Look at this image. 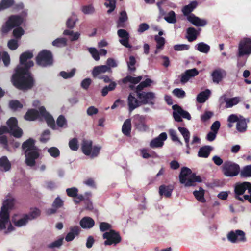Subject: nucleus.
I'll return each mask as SVG.
<instances>
[{"label":"nucleus","mask_w":251,"mask_h":251,"mask_svg":"<svg viewBox=\"0 0 251 251\" xmlns=\"http://www.w3.org/2000/svg\"><path fill=\"white\" fill-rule=\"evenodd\" d=\"M24 34V30L21 27H17L14 29L13 34L15 37L19 39Z\"/></svg>","instance_id":"0e129e2a"},{"label":"nucleus","mask_w":251,"mask_h":251,"mask_svg":"<svg viewBox=\"0 0 251 251\" xmlns=\"http://www.w3.org/2000/svg\"><path fill=\"white\" fill-rule=\"evenodd\" d=\"M193 194L196 199L200 202L203 203L205 201V200L204 198V190L201 187H200L198 191H194Z\"/></svg>","instance_id":"58836bf2"},{"label":"nucleus","mask_w":251,"mask_h":251,"mask_svg":"<svg viewBox=\"0 0 251 251\" xmlns=\"http://www.w3.org/2000/svg\"><path fill=\"white\" fill-rule=\"evenodd\" d=\"M140 100H138L135 97L133 93H130L128 97V105L129 106V110L130 112L132 111L134 109L141 105Z\"/></svg>","instance_id":"5701e85b"},{"label":"nucleus","mask_w":251,"mask_h":251,"mask_svg":"<svg viewBox=\"0 0 251 251\" xmlns=\"http://www.w3.org/2000/svg\"><path fill=\"white\" fill-rule=\"evenodd\" d=\"M117 35L120 38L119 42L124 46L127 48H131L132 46L129 43L130 35L129 33L124 29H120L117 31Z\"/></svg>","instance_id":"f3484780"},{"label":"nucleus","mask_w":251,"mask_h":251,"mask_svg":"<svg viewBox=\"0 0 251 251\" xmlns=\"http://www.w3.org/2000/svg\"><path fill=\"white\" fill-rule=\"evenodd\" d=\"M173 109V116L176 121L181 122V117L188 120H190L191 117L190 114L186 111L184 110L181 107L177 104L172 106Z\"/></svg>","instance_id":"4468645a"},{"label":"nucleus","mask_w":251,"mask_h":251,"mask_svg":"<svg viewBox=\"0 0 251 251\" xmlns=\"http://www.w3.org/2000/svg\"><path fill=\"white\" fill-rule=\"evenodd\" d=\"M195 49L201 52L207 54L209 52L210 47L204 42H200L196 45Z\"/></svg>","instance_id":"e433bc0d"},{"label":"nucleus","mask_w":251,"mask_h":251,"mask_svg":"<svg viewBox=\"0 0 251 251\" xmlns=\"http://www.w3.org/2000/svg\"><path fill=\"white\" fill-rule=\"evenodd\" d=\"M166 22L171 24H175L176 22V14L173 11H170L164 17Z\"/></svg>","instance_id":"a18cd8bd"},{"label":"nucleus","mask_w":251,"mask_h":251,"mask_svg":"<svg viewBox=\"0 0 251 251\" xmlns=\"http://www.w3.org/2000/svg\"><path fill=\"white\" fill-rule=\"evenodd\" d=\"M169 135L171 138V139L174 142H177L179 145H182V142L177 137L176 132L174 129H170Z\"/></svg>","instance_id":"4d7b16f0"},{"label":"nucleus","mask_w":251,"mask_h":251,"mask_svg":"<svg viewBox=\"0 0 251 251\" xmlns=\"http://www.w3.org/2000/svg\"><path fill=\"white\" fill-rule=\"evenodd\" d=\"M201 31V29H199L198 30H197L194 27H189L187 29V36L186 38L187 40L189 42H192L195 40L198 36L200 34V31Z\"/></svg>","instance_id":"a878e982"},{"label":"nucleus","mask_w":251,"mask_h":251,"mask_svg":"<svg viewBox=\"0 0 251 251\" xmlns=\"http://www.w3.org/2000/svg\"><path fill=\"white\" fill-rule=\"evenodd\" d=\"M57 124L60 127H64L67 125V121L63 115H60L57 119Z\"/></svg>","instance_id":"338daca9"},{"label":"nucleus","mask_w":251,"mask_h":251,"mask_svg":"<svg viewBox=\"0 0 251 251\" xmlns=\"http://www.w3.org/2000/svg\"><path fill=\"white\" fill-rule=\"evenodd\" d=\"M173 189L174 187L172 185H162L159 187V193L161 196L164 195L166 197H169L171 196Z\"/></svg>","instance_id":"cd10ccee"},{"label":"nucleus","mask_w":251,"mask_h":251,"mask_svg":"<svg viewBox=\"0 0 251 251\" xmlns=\"http://www.w3.org/2000/svg\"><path fill=\"white\" fill-rule=\"evenodd\" d=\"M226 75V72L224 69L218 68L214 70L211 73L213 82L215 83L219 84Z\"/></svg>","instance_id":"412c9836"},{"label":"nucleus","mask_w":251,"mask_h":251,"mask_svg":"<svg viewBox=\"0 0 251 251\" xmlns=\"http://www.w3.org/2000/svg\"><path fill=\"white\" fill-rule=\"evenodd\" d=\"M33 57L32 53L29 51L24 52L20 55V64L15 69L12 77L13 85L19 89H29L33 85V79L28 71L34 65L33 61L29 60Z\"/></svg>","instance_id":"f257e3e1"},{"label":"nucleus","mask_w":251,"mask_h":251,"mask_svg":"<svg viewBox=\"0 0 251 251\" xmlns=\"http://www.w3.org/2000/svg\"><path fill=\"white\" fill-rule=\"evenodd\" d=\"M92 141L90 140L84 139L81 144V149L83 153L92 158L95 157L98 155L101 149L100 146H92Z\"/></svg>","instance_id":"6e6552de"},{"label":"nucleus","mask_w":251,"mask_h":251,"mask_svg":"<svg viewBox=\"0 0 251 251\" xmlns=\"http://www.w3.org/2000/svg\"><path fill=\"white\" fill-rule=\"evenodd\" d=\"M198 2L196 1H191L188 5L184 6L182 9L183 15L187 17L197 7Z\"/></svg>","instance_id":"c85d7f7f"},{"label":"nucleus","mask_w":251,"mask_h":251,"mask_svg":"<svg viewBox=\"0 0 251 251\" xmlns=\"http://www.w3.org/2000/svg\"><path fill=\"white\" fill-rule=\"evenodd\" d=\"M103 238L105 239L104 242L105 245H116L121 240V238L118 232L114 230L105 232L102 235Z\"/></svg>","instance_id":"9b49d317"},{"label":"nucleus","mask_w":251,"mask_h":251,"mask_svg":"<svg viewBox=\"0 0 251 251\" xmlns=\"http://www.w3.org/2000/svg\"><path fill=\"white\" fill-rule=\"evenodd\" d=\"M26 11L25 10L21 15H12L10 16L2 26V33L6 34L14 27L19 26L23 23V18L26 15Z\"/></svg>","instance_id":"0eeeda50"},{"label":"nucleus","mask_w":251,"mask_h":251,"mask_svg":"<svg viewBox=\"0 0 251 251\" xmlns=\"http://www.w3.org/2000/svg\"><path fill=\"white\" fill-rule=\"evenodd\" d=\"M173 94L179 98H183L185 97V92L182 89L176 88L174 89Z\"/></svg>","instance_id":"680f3d73"},{"label":"nucleus","mask_w":251,"mask_h":251,"mask_svg":"<svg viewBox=\"0 0 251 251\" xmlns=\"http://www.w3.org/2000/svg\"><path fill=\"white\" fill-rule=\"evenodd\" d=\"M48 152L50 156L54 158L57 157L60 155V151L56 147H51L48 149Z\"/></svg>","instance_id":"6e6d98bb"},{"label":"nucleus","mask_w":251,"mask_h":251,"mask_svg":"<svg viewBox=\"0 0 251 251\" xmlns=\"http://www.w3.org/2000/svg\"><path fill=\"white\" fill-rule=\"evenodd\" d=\"M128 20V16L126 11H122L120 13V16L117 21V27L118 28H124L126 26V22Z\"/></svg>","instance_id":"393cba45"},{"label":"nucleus","mask_w":251,"mask_h":251,"mask_svg":"<svg viewBox=\"0 0 251 251\" xmlns=\"http://www.w3.org/2000/svg\"><path fill=\"white\" fill-rule=\"evenodd\" d=\"M69 146L72 150L77 151L79 147L77 139L74 138L70 140L69 142Z\"/></svg>","instance_id":"864d4df0"},{"label":"nucleus","mask_w":251,"mask_h":251,"mask_svg":"<svg viewBox=\"0 0 251 251\" xmlns=\"http://www.w3.org/2000/svg\"><path fill=\"white\" fill-rule=\"evenodd\" d=\"M14 3L13 0H2L0 2V11L8 8Z\"/></svg>","instance_id":"49530a36"},{"label":"nucleus","mask_w":251,"mask_h":251,"mask_svg":"<svg viewBox=\"0 0 251 251\" xmlns=\"http://www.w3.org/2000/svg\"><path fill=\"white\" fill-rule=\"evenodd\" d=\"M8 128L6 126H2L0 127V143L4 148L7 146V140L5 136L1 135L2 134L9 132L16 138L20 137L22 134V130L17 126V121L16 118H10L7 122Z\"/></svg>","instance_id":"7ed1b4c3"},{"label":"nucleus","mask_w":251,"mask_h":251,"mask_svg":"<svg viewBox=\"0 0 251 251\" xmlns=\"http://www.w3.org/2000/svg\"><path fill=\"white\" fill-rule=\"evenodd\" d=\"M0 168L4 172H7L11 169V163L7 157L5 156L0 158Z\"/></svg>","instance_id":"7c9ffc66"},{"label":"nucleus","mask_w":251,"mask_h":251,"mask_svg":"<svg viewBox=\"0 0 251 251\" xmlns=\"http://www.w3.org/2000/svg\"><path fill=\"white\" fill-rule=\"evenodd\" d=\"M211 93L209 89H206L199 93L197 97V101L199 103H203L208 98Z\"/></svg>","instance_id":"f704fd0d"},{"label":"nucleus","mask_w":251,"mask_h":251,"mask_svg":"<svg viewBox=\"0 0 251 251\" xmlns=\"http://www.w3.org/2000/svg\"><path fill=\"white\" fill-rule=\"evenodd\" d=\"M34 144V140L30 138L24 142L22 145L26 157V163L29 166H33L35 165V159L39 156L38 149Z\"/></svg>","instance_id":"39448f33"},{"label":"nucleus","mask_w":251,"mask_h":251,"mask_svg":"<svg viewBox=\"0 0 251 251\" xmlns=\"http://www.w3.org/2000/svg\"><path fill=\"white\" fill-rule=\"evenodd\" d=\"M174 49L176 51L186 50L189 49V46L186 44H177L174 46Z\"/></svg>","instance_id":"69168bd1"},{"label":"nucleus","mask_w":251,"mask_h":251,"mask_svg":"<svg viewBox=\"0 0 251 251\" xmlns=\"http://www.w3.org/2000/svg\"><path fill=\"white\" fill-rule=\"evenodd\" d=\"M15 199L11 194L6 196L3 201L0 213V230L5 229L6 226L8 225L7 230L5 231L7 234L14 230V227L10 223L9 220V210L14 204Z\"/></svg>","instance_id":"f03ea898"},{"label":"nucleus","mask_w":251,"mask_h":251,"mask_svg":"<svg viewBox=\"0 0 251 251\" xmlns=\"http://www.w3.org/2000/svg\"><path fill=\"white\" fill-rule=\"evenodd\" d=\"M111 69L106 65H100L95 67L92 71V74L94 77L99 78L100 75L106 72H111Z\"/></svg>","instance_id":"4be33fe9"},{"label":"nucleus","mask_w":251,"mask_h":251,"mask_svg":"<svg viewBox=\"0 0 251 251\" xmlns=\"http://www.w3.org/2000/svg\"><path fill=\"white\" fill-rule=\"evenodd\" d=\"M80 228L77 226L71 227L70 231L65 237V240L67 242H70L74 240L75 237L79 234Z\"/></svg>","instance_id":"bb28decb"},{"label":"nucleus","mask_w":251,"mask_h":251,"mask_svg":"<svg viewBox=\"0 0 251 251\" xmlns=\"http://www.w3.org/2000/svg\"><path fill=\"white\" fill-rule=\"evenodd\" d=\"M167 135L165 132L161 133L157 137L152 139L150 144L152 148H160L163 146L164 142L167 139Z\"/></svg>","instance_id":"6ab92c4d"},{"label":"nucleus","mask_w":251,"mask_h":251,"mask_svg":"<svg viewBox=\"0 0 251 251\" xmlns=\"http://www.w3.org/2000/svg\"><path fill=\"white\" fill-rule=\"evenodd\" d=\"M179 178L180 182L184 184L185 187L194 186L195 182H201V179L200 176L192 173L189 168L185 167L181 168Z\"/></svg>","instance_id":"423d86ee"},{"label":"nucleus","mask_w":251,"mask_h":251,"mask_svg":"<svg viewBox=\"0 0 251 251\" xmlns=\"http://www.w3.org/2000/svg\"><path fill=\"white\" fill-rule=\"evenodd\" d=\"M92 83V80L89 78L83 79L81 83V86L85 90L88 89L89 86Z\"/></svg>","instance_id":"774afa93"},{"label":"nucleus","mask_w":251,"mask_h":251,"mask_svg":"<svg viewBox=\"0 0 251 251\" xmlns=\"http://www.w3.org/2000/svg\"><path fill=\"white\" fill-rule=\"evenodd\" d=\"M142 78V77L141 76L136 77H132L131 76H127L123 79V82L124 83H126L129 82L131 83L136 84L138 83L141 80Z\"/></svg>","instance_id":"a19ab883"},{"label":"nucleus","mask_w":251,"mask_h":251,"mask_svg":"<svg viewBox=\"0 0 251 251\" xmlns=\"http://www.w3.org/2000/svg\"><path fill=\"white\" fill-rule=\"evenodd\" d=\"M77 21L76 17L75 15H73L70 18H69L66 22L67 27L73 28Z\"/></svg>","instance_id":"5fc2aeb1"},{"label":"nucleus","mask_w":251,"mask_h":251,"mask_svg":"<svg viewBox=\"0 0 251 251\" xmlns=\"http://www.w3.org/2000/svg\"><path fill=\"white\" fill-rule=\"evenodd\" d=\"M238 50V56L240 57L251 54V39H243L239 43Z\"/></svg>","instance_id":"dca6fc26"},{"label":"nucleus","mask_w":251,"mask_h":251,"mask_svg":"<svg viewBox=\"0 0 251 251\" xmlns=\"http://www.w3.org/2000/svg\"><path fill=\"white\" fill-rule=\"evenodd\" d=\"M223 100L225 102V107L230 108L237 105L241 100L239 97H235L231 98H228L226 95H223L220 98V100Z\"/></svg>","instance_id":"aec40b11"},{"label":"nucleus","mask_w":251,"mask_h":251,"mask_svg":"<svg viewBox=\"0 0 251 251\" xmlns=\"http://www.w3.org/2000/svg\"><path fill=\"white\" fill-rule=\"evenodd\" d=\"M131 129V120L126 119L124 123L122 126V132L126 136H130Z\"/></svg>","instance_id":"72a5a7b5"},{"label":"nucleus","mask_w":251,"mask_h":251,"mask_svg":"<svg viewBox=\"0 0 251 251\" xmlns=\"http://www.w3.org/2000/svg\"><path fill=\"white\" fill-rule=\"evenodd\" d=\"M247 190L249 193L250 191L251 190V183L250 182H244L237 183L234 188L235 198L241 201L246 200L244 199V195L242 197H241V196Z\"/></svg>","instance_id":"ddd939ff"},{"label":"nucleus","mask_w":251,"mask_h":251,"mask_svg":"<svg viewBox=\"0 0 251 251\" xmlns=\"http://www.w3.org/2000/svg\"><path fill=\"white\" fill-rule=\"evenodd\" d=\"M199 74V72L196 68L189 69L181 75L180 82L184 84L187 83L190 79L197 76Z\"/></svg>","instance_id":"a211bd4d"},{"label":"nucleus","mask_w":251,"mask_h":251,"mask_svg":"<svg viewBox=\"0 0 251 251\" xmlns=\"http://www.w3.org/2000/svg\"><path fill=\"white\" fill-rule=\"evenodd\" d=\"M240 175L242 177H251V165L243 167L240 172Z\"/></svg>","instance_id":"de8ad7c7"},{"label":"nucleus","mask_w":251,"mask_h":251,"mask_svg":"<svg viewBox=\"0 0 251 251\" xmlns=\"http://www.w3.org/2000/svg\"><path fill=\"white\" fill-rule=\"evenodd\" d=\"M94 224V220L89 217H85L80 221V225L83 228H91Z\"/></svg>","instance_id":"c756f323"},{"label":"nucleus","mask_w":251,"mask_h":251,"mask_svg":"<svg viewBox=\"0 0 251 251\" xmlns=\"http://www.w3.org/2000/svg\"><path fill=\"white\" fill-rule=\"evenodd\" d=\"M9 106L12 109L16 110L19 108H22L23 105L18 100H15L9 102Z\"/></svg>","instance_id":"bf43d9fd"},{"label":"nucleus","mask_w":251,"mask_h":251,"mask_svg":"<svg viewBox=\"0 0 251 251\" xmlns=\"http://www.w3.org/2000/svg\"><path fill=\"white\" fill-rule=\"evenodd\" d=\"M154 39L156 42V48L162 50L165 44V39L162 37L159 36V35H155Z\"/></svg>","instance_id":"8fccbe9b"},{"label":"nucleus","mask_w":251,"mask_h":251,"mask_svg":"<svg viewBox=\"0 0 251 251\" xmlns=\"http://www.w3.org/2000/svg\"><path fill=\"white\" fill-rule=\"evenodd\" d=\"M75 69H73L70 72H66L65 71H61L59 73L60 76L62 77L64 79H68L72 78L75 75Z\"/></svg>","instance_id":"603ef678"},{"label":"nucleus","mask_w":251,"mask_h":251,"mask_svg":"<svg viewBox=\"0 0 251 251\" xmlns=\"http://www.w3.org/2000/svg\"><path fill=\"white\" fill-rule=\"evenodd\" d=\"M189 22L196 26H204L207 24V21L202 19L194 14H191L187 17Z\"/></svg>","instance_id":"b1692460"},{"label":"nucleus","mask_w":251,"mask_h":251,"mask_svg":"<svg viewBox=\"0 0 251 251\" xmlns=\"http://www.w3.org/2000/svg\"><path fill=\"white\" fill-rule=\"evenodd\" d=\"M63 205V201L59 197H57L52 203L53 208L48 209V213L50 214L56 212V209L61 207Z\"/></svg>","instance_id":"2f4dec72"},{"label":"nucleus","mask_w":251,"mask_h":251,"mask_svg":"<svg viewBox=\"0 0 251 251\" xmlns=\"http://www.w3.org/2000/svg\"><path fill=\"white\" fill-rule=\"evenodd\" d=\"M142 104L153 105L155 103V94L153 92H142L137 95Z\"/></svg>","instance_id":"2eb2a0df"},{"label":"nucleus","mask_w":251,"mask_h":251,"mask_svg":"<svg viewBox=\"0 0 251 251\" xmlns=\"http://www.w3.org/2000/svg\"><path fill=\"white\" fill-rule=\"evenodd\" d=\"M247 128V122L245 118H241L236 124V129L240 132H244Z\"/></svg>","instance_id":"4c0bfd02"},{"label":"nucleus","mask_w":251,"mask_h":251,"mask_svg":"<svg viewBox=\"0 0 251 251\" xmlns=\"http://www.w3.org/2000/svg\"><path fill=\"white\" fill-rule=\"evenodd\" d=\"M116 0H105L104 5L109 9L107 11L108 13H110L113 11L115 8Z\"/></svg>","instance_id":"c03bdc74"},{"label":"nucleus","mask_w":251,"mask_h":251,"mask_svg":"<svg viewBox=\"0 0 251 251\" xmlns=\"http://www.w3.org/2000/svg\"><path fill=\"white\" fill-rule=\"evenodd\" d=\"M227 239L232 243H245L247 241L245 233L241 230H236L230 231L227 235Z\"/></svg>","instance_id":"f8f14e48"},{"label":"nucleus","mask_w":251,"mask_h":251,"mask_svg":"<svg viewBox=\"0 0 251 251\" xmlns=\"http://www.w3.org/2000/svg\"><path fill=\"white\" fill-rule=\"evenodd\" d=\"M66 39L64 38H57L52 42V44L58 47H64L66 45Z\"/></svg>","instance_id":"3c124183"},{"label":"nucleus","mask_w":251,"mask_h":251,"mask_svg":"<svg viewBox=\"0 0 251 251\" xmlns=\"http://www.w3.org/2000/svg\"><path fill=\"white\" fill-rule=\"evenodd\" d=\"M40 213L39 209L37 208H33L31 209L28 214L25 215L26 216H27V218L29 221H31L39 217L40 215Z\"/></svg>","instance_id":"ea45409f"},{"label":"nucleus","mask_w":251,"mask_h":251,"mask_svg":"<svg viewBox=\"0 0 251 251\" xmlns=\"http://www.w3.org/2000/svg\"><path fill=\"white\" fill-rule=\"evenodd\" d=\"M222 169L223 174L227 177L235 176L239 174L240 171L239 165L230 161L225 162Z\"/></svg>","instance_id":"1a4fd4ad"},{"label":"nucleus","mask_w":251,"mask_h":251,"mask_svg":"<svg viewBox=\"0 0 251 251\" xmlns=\"http://www.w3.org/2000/svg\"><path fill=\"white\" fill-rule=\"evenodd\" d=\"M36 62L38 65L42 67L51 65L53 63L51 52L47 50L41 51L36 57Z\"/></svg>","instance_id":"9d476101"},{"label":"nucleus","mask_w":251,"mask_h":251,"mask_svg":"<svg viewBox=\"0 0 251 251\" xmlns=\"http://www.w3.org/2000/svg\"><path fill=\"white\" fill-rule=\"evenodd\" d=\"M82 11L85 14H91L95 12V9L92 5H85L82 7Z\"/></svg>","instance_id":"e2e57ef3"},{"label":"nucleus","mask_w":251,"mask_h":251,"mask_svg":"<svg viewBox=\"0 0 251 251\" xmlns=\"http://www.w3.org/2000/svg\"><path fill=\"white\" fill-rule=\"evenodd\" d=\"M88 50L92 55L93 58L96 61H98L100 59L99 52L96 48L92 47L89 48Z\"/></svg>","instance_id":"052dcab7"},{"label":"nucleus","mask_w":251,"mask_h":251,"mask_svg":"<svg viewBox=\"0 0 251 251\" xmlns=\"http://www.w3.org/2000/svg\"><path fill=\"white\" fill-rule=\"evenodd\" d=\"M136 63L135 58L133 56H130L129 60L126 61V63L128 66V70L131 72H134L136 70L135 65Z\"/></svg>","instance_id":"79ce46f5"},{"label":"nucleus","mask_w":251,"mask_h":251,"mask_svg":"<svg viewBox=\"0 0 251 251\" xmlns=\"http://www.w3.org/2000/svg\"><path fill=\"white\" fill-rule=\"evenodd\" d=\"M66 191L68 196L73 198L77 196L78 192V189L76 187L67 188Z\"/></svg>","instance_id":"13d9d810"},{"label":"nucleus","mask_w":251,"mask_h":251,"mask_svg":"<svg viewBox=\"0 0 251 251\" xmlns=\"http://www.w3.org/2000/svg\"><path fill=\"white\" fill-rule=\"evenodd\" d=\"M64 238H60L57 240L48 245V248L50 249L59 248L63 244Z\"/></svg>","instance_id":"37998d69"},{"label":"nucleus","mask_w":251,"mask_h":251,"mask_svg":"<svg viewBox=\"0 0 251 251\" xmlns=\"http://www.w3.org/2000/svg\"><path fill=\"white\" fill-rule=\"evenodd\" d=\"M178 129L180 132L181 135L183 136L184 141L186 143V147L189 149V139L190 136V133L189 130L185 128L182 127H178Z\"/></svg>","instance_id":"473e14b6"},{"label":"nucleus","mask_w":251,"mask_h":251,"mask_svg":"<svg viewBox=\"0 0 251 251\" xmlns=\"http://www.w3.org/2000/svg\"><path fill=\"white\" fill-rule=\"evenodd\" d=\"M29 221L27 218V216L25 215L22 218L16 221H14V223L16 226L21 227L25 226Z\"/></svg>","instance_id":"09e8293b"},{"label":"nucleus","mask_w":251,"mask_h":251,"mask_svg":"<svg viewBox=\"0 0 251 251\" xmlns=\"http://www.w3.org/2000/svg\"><path fill=\"white\" fill-rule=\"evenodd\" d=\"M25 118L29 121H33L37 119L41 121L45 120L48 125L52 129L55 127V121L53 117L46 111L44 107L39 108V112L35 109L28 110L25 115Z\"/></svg>","instance_id":"20e7f679"},{"label":"nucleus","mask_w":251,"mask_h":251,"mask_svg":"<svg viewBox=\"0 0 251 251\" xmlns=\"http://www.w3.org/2000/svg\"><path fill=\"white\" fill-rule=\"evenodd\" d=\"M212 150V148L210 146H205L201 148L198 152V156L201 157H207Z\"/></svg>","instance_id":"c9c22d12"}]
</instances>
